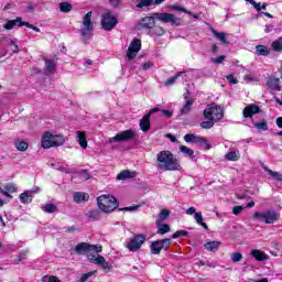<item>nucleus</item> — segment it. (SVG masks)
Listing matches in <instances>:
<instances>
[{
  "label": "nucleus",
  "mask_w": 282,
  "mask_h": 282,
  "mask_svg": "<svg viewBox=\"0 0 282 282\" xmlns=\"http://www.w3.org/2000/svg\"><path fill=\"white\" fill-rule=\"evenodd\" d=\"M170 10L175 12H184L185 14H193V12L186 10L185 8L175 4L170 6Z\"/></svg>",
  "instance_id": "obj_42"
},
{
  "label": "nucleus",
  "mask_w": 282,
  "mask_h": 282,
  "mask_svg": "<svg viewBox=\"0 0 282 282\" xmlns=\"http://www.w3.org/2000/svg\"><path fill=\"white\" fill-rule=\"evenodd\" d=\"M91 15H93V12L89 11L83 18L82 36L84 41H89V34L94 32V22H91Z\"/></svg>",
  "instance_id": "obj_5"
},
{
  "label": "nucleus",
  "mask_w": 282,
  "mask_h": 282,
  "mask_svg": "<svg viewBox=\"0 0 282 282\" xmlns=\"http://www.w3.org/2000/svg\"><path fill=\"white\" fill-rule=\"evenodd\" d=\"M204 118L207 120H213L214 122H219L224 118V109L219 106H213L207 108L203 112Z\"/></svg>",
  "instance_id": "obj_6"
},
{
  "label": "nucleus",
  "mask_w": 282,
  "mask_h": 282,
  "mask_svg": "<svg viewBox=\"0 0 282 282\" xmlns=\"http://www.w3.org/2000/svg\"><path fill=\"white\" fill-rule=\"evenodd\" d=\"M96 274V271H90L88 273H84L82 278L79 279V282H86L89 278L94 276Z\"/></svg>",
  "instance_id": "obj_47"
},
{
  "label": "nucleus",
  "mask_w": 282,
  "mask_h": 282,
  "mask_svg": "<svg viewBox=\"0 0 282 282\" xmlns=\"http://www.w3.org/2000/svg\"><path fill=\"white\" fill-rule=\"evenodd\" d=\"M184 140L185 142H189L192 144H199V147L205 145V149L207 150L210 149V143H208V139L206 138L188 133L184 135Z\"/></svg>",
  "instance_id": "obj_11"
},
{
  "label": "nucleus",
  "mask_w": 282,
  "mask_h": 282,
  "mask_svg": "<svg viewBox=\"0 0 282 282\" xmlns=\"http://www.w3.org/2000/svg\"><path fill=\"white\" fill-rule=\"evenodd\" d=\"M252 124L259 131H268V122L265 120H262L261 122H257L254 121V119H252Z\"/></svg>",
  "instance_id": "obj_31"
},
{
  "label": "nucleus",
  "mask_w": 282,
  "mask_h": 282,
  "mask_svg": "<svg viewBox=\"0 0 282 282\" xmlns=\"http://www.w3.org/2000/svg\"><path fill=\"white\" fill-rule=\"evenodd\" d=\"M155 19L161 23H171L176 28L182 26V19L175 17L173 13H154L153 17H145L140 20L139 28L143 30H151L155 28Z\"/></svg>",
  "instance_id": "obj_2"
},
{
  "label": "nucleus",
  "mask_w": 282,
  "mask_h": 282,
  "mask_svg": "<svg viewBox=\"0 0 282 282\" xmlns=\"http://www.w3.org/2000/svg\"><path fill=\"white\" fill-rule=\"evenodd\" d=\"M251 257H253L256 261H268V259H270V256L259 249L251 250Z\"/></svg>",
  "instance_id": "obj_19"
},
{
  "label": "nucleus",
  "mask_w": 282,
  "mask_h": 282,
  "mask_svg": "<svg viewBox=\"0 0 282 282\" xmlns=\"http://www.w3.org/2000/svg\"><path fill=\"white\" fill-rule=\"evenodd\" d=\"M180 151L184 153V155H188L192 160L195 158V151L186 145H180Z\"/></svg>",
  "instance_id": "obj_30"
},
{
  "label": "nucleus",
  "mask_w": 282,
  "mask_h": 282,
  "mask_svg": "<svg viewBox=\"0 0 282 282\" xmlns=\"http://www.w3.org/2000/svg\"><path fill=\"white\" fill-rule=\"evenodd\" d=\"M65 144V137L53 135V147H63Z\"/></svg>",
  "instance_id": "obj_38"
},
{
  "label": "nucleus",
  "mask_w": 282,
  "mask_h": 282,
  "mask_svg": "<svg viewBox=\"0 0 282 282\" xmlns=\"http://www.w3.org/2000/svg\"><path fill=\"white\" fill-rule=\"evenodd\" d=\"M43 282H61V280H58V278L54 276V275H45L42 278Z\"/></svg>",
  "instance_id": "obj_48"
},
{
  "label": "nucleus",
  "mask_w": 282,
  "mask_h": 282,
  "mask_svg": "<svg viewBox=\"0 0 282 282\" xmlns=\"http://www.w3.org/2000/svg\"><path fill=\"white\" fill-rule=\"evenodd\" d=\"M0 193L4 195V197H8L9 199H12V195L3 189H0Z\"/></svg>",
  "instance_id": "obj_63"
},
{
  "label": "nucleus",
  "mask_w": 282,
  "mask_h": 282,
  "mask_svg": "<svg viewBox=\"0 0 282 282\" xmlns=\"http://www.w3.org/2000/svg\"><path fill=\"white\" fill-rule=\"evenodd\" d=\"M251 6L257 10V12H261V3H257V1H251Z\"/></svg>",
  "instance_id": "obj_57"
},
{
  "label": "nucleus",
  "mask_w": 282,
  "mask_h": 282,
  "mask_svg": "<svg viewBox=\"0 0 282 282\" xmlns=\"http://www.w3.org/2000/svg\"><path fill=\"white\" fill-rule=\"evenodd\" d=\"M241 259H243V256L239 252L232 253L231 256V261H234V263H238Z\"/></svg>",
  "instance_id": "obj_49"
},
{
  "label": "nucleus",
  "mask_w": 282,
  "mask_h": 282,
  "mask_svg": "<svg viewBox=\"0 0 282 282\" xmlns=\"http://www.w3.org/2000/svg\"><path fill=\"white\" fill-rule=\"evenodd\" d=\"M156 167L159 171H182L180 160L169 150L161 151L156 154Z\"/></svg>",
  "instance_id": "obj_3"
},
{
  "label": "nucleus",
  "mask_w": 282,
  "mask_h": 282,
  "mask_svg": "<svg viewBox=\"0 0 282 282\" xmlns=\"http://www.w3.org/2000/svg\"><path fill=\"white\" fill-rule=\"evenodd\" d=\"M158 226V235H166V232H171V226L167 224H159Z\"/></svg>",
  "instance_id": "obj_33"
},
{
  "label": "nucleus",
  "mask_w": 282,
  "mask_h": 282,
  "mask_svg": "<svg viewBox=\"0 0 282 282\" xmlns=\"http://www.w3.org/2000/svg\"><path fill=\"white\" fill-rule=\"evenodd\" d=\"M14 147L18 149V151L24 152L26 149H29L30 144L25 141L18 140L14 142Z\"/></svg>",
  "instance_id": "obj_36"
},
{
  "label": "nucleus",
  "mask_w": 282,
  "mask_h": 282,
  "mask_svg": "<svg viewBox=\"0 0 282 282\" xmlns=\"http://www.w3.org/2000/svg\"><path fill=\"white\" fill-rule=\"evenodd\" d=\"M271 47L274 52H282V37L273 41Z\"/></svg>",
  "instance_id": "obj_39"
},
{
  "label": "nucleus",
  "mask_w": 282,
  "mask_h": 282,
  "mask_svg": "<svg viewBox=\"0 0 282 282\" xmlns=\"http://www.w3.org/2000/svg\"><path fill=\"white\" fill-rule=\"evenodd\" d=\"M21 28L24 25V22H22L21 18H17L15 20H9L4 25V30H13L14 26Z\"/></svg>",
  "instance_id": "obj_20"
},
{
  "label": "nucleus",
  "mask_w": 282,
  "mask_h": 282,
  "mask_svg": "<svg viewBox=\"0 0 282 282\" xmlns=\"http://www.w3.org/2000/svg\"><path fill=\"white\" fill-rule=\"evenodd\" d=\"M256 54L257 56H270V47L265 45H257Z\"/></svg>",
  "instance_id": "obj_23"
},
{
  "label": "nucleus",
  "mask_w": 282,
  "mask_h": 282,
  "mask_svg": "<svg viewBox=\"0 0 282 282\" xmlns=\"http://www.w3.org/2000/svg\"><path fill=\"white\" fill-rule=\"evenodd\" d=\"M243 210V206H235L232 209L234 215H240V213Z\"/></svg>",
  "instance_id": "obj_54"
},
{
  "label": "nucleus",
  "mask_w": 282,
  "mask_h": 282,
  "mask_svg": "<svg viewBox=\"0 0 282 282\" xmlns=\"http://www.w3.org/2000/svg\"><path fill=\"white\" fill-rule=\"evenodd\" d=\"M224 61H226V56L220 55L217 58H212L213 63H216V65H219L220 63H224Z\"/></svg>",
  "instance_id": "obj_51"
},
{
  "label": "nucleus",
  "mask_w": 282,
  "mask_h": 282,
  "mask_svg": "<svg viewBox=\"0 0 282 282\" xmlns=\"http://www.w3.org/2000/svg\"><path fill=\"white\" fill-rule=\"evenodd\" d=\"M193 102H194L193 99H188L186 101V104L181 109V116H186V115L191 113V109L193 107Z\"/></svg>",
  "instance_id": "obj_29"
},
{
  "label": "nucleus",
  "mask_w": 282,
  "mask_h": 282,
  "mask_svg": "<svg viewBox=\"0 0 282 282\" xmlns=\"http://www.w3.org/2000/svg\"><path fill=\"white\" fill-rule=\"evenodd\" d=\"M165 138H169V140H171V142H177V138H175V135H173V134H166Z\"/></svg>",
  "instance_id": "obj_62"
},
{
  "label": "nucleus",
  "mask_w": 282,
  "mask_h": 282,
  "mask_svg": "<svg viewBox=\"0 0 282 282\" xmlns=\"http://www.w3.org/2000/svg\"><path fill=\"white\" fill-rule=\"evenodd\" d=\"M142 47V42L138 39L133 40L129 47H128V52H127V56L129 58V61H133V58H135V56H138V52H140Z\"/></svg>",
  "instance_id": "obj_13"
},
{
  "label": "nucleus",
  "mask_w": 282,
  "mask_h": 282,
  "mask_svg": "<svg viewBox=\"0 0 282 282\" xmlns=\"http://www.w3.org/2000/svg\"><path fill=\"white\" fill-rule=\"evenodd\" d=\"M226 160L229 162H237L239 160V151H230L226 154Z\"/></svg>",
  "instance_id": "obj_37"
},
{
  "label": "nucleus",
  "mask_w": 282,
  "mask_h": 282,
  "mask_svg": "<svg viewBox=\"0 0 282 282\" xmlns=\"http://www.w3.org/2000/svg\"><path fill=\"white\" fill-rule=\"evenodd\" d=\"M197 209H195V207H189L187 210H186V215H195V213Z\"/></svg>",
  "instance_id": "obj_60"
},
{
  "label": "nucleus",
  "mask_w": 282,
  "mask_h": 282,
  "mask_svg": "<svg viewBox=\"0 0 282 282\" xmlns=\"http://www.w3.org/2000/svg\"><path fill=\"white\" fill-rule=\"evenodd\" d=\"M89 199V194L83 193V192H76L74 194V202L76 204H80V202H87Z\"/></svg>",
  "instance_id": "obj_25"
},
{
  "label": "nucleus",
  "mask_w": 282,
  "mask_h": 282,
  "mask_svg": "<svg viewBox=\"0 0 282 282\" xmlns=\"http://www.w3.org/2000/svg\"><path fill=\"white\" fill-rule=\"evenodd\" d=\"M140 129L143 131V133H147L149 129H151V113H147L143 116V118L140 120Z\"/></svg>",
  "instance_id": "obj_18"
},
{
  "label": "nucleus",
  "mask_w": 282,
  "mask_h": 282,
  "mask_svg": "<svg viewBox=\"0 0 282 282\" xmlns=\"http://www.w3.org/2000/svg\"><path fill=\"white\" fill-rule=\"evenodd\" d=\"M147 241V236L144 235H135L130 241L127 243L126 248L130 252H138L142 248V245Z\"/></svg>",
  "instance_id": "obj_8"
},
{
  "label": "nucleus",
  "mask_w": 282,
  "mask_h": 282,
  "mask_svg": "<svg viewBox=\"0 0 282 282\" xmlns=\"http://www.w3.org/2000/svg\"><path fill=\"white\" fill-rule=\"evenodd\" d=\"M33 197L32 192L26 191L20 195V202L21 204H32Z\"/></svg>",
  "instance_id": "obj_24"
},
{
  "label": "nucleus",
  "mask_w": 282,
  "mask_h": 282,
  "mask_svg": "<svg viewBox=\"0 0 282 282\" xmlns=\"http://www.w3.org/2000/svg\"><path fill=\"white\" fill-rule=\"evenodd\" d=\"M46 72L52 73L53 69H56V61L44 58Z\"/></svg>",
  "instance_id": "obj_34"
},
{
  "label": "nucleus",
  "mask_w": 282,
  "mask_h": 282,
  "mask_svg": "<svg viewBox=\"0 0 282 282\" xmlns=\"http://www.w3.org/2000/svg\"><path fill=\"white\" fill-rule=\"evenodd\" d=\"M154 32L158 36H162V34H164V30L162 28L154 29Z\"/></svg>",
  "instance_id": "obj_59"
},
{
  "label": "nucleus",
  "mask_w": 282,
  "mask_h": 282,
  "mask_svg": "<svg viewBox=\"0 0 282 282\" xmlns=\"http://www.w3.org/2000/svg\"><path fill=\"white\" fill-rule=\"evenodd\" d=\"M137 175V172L124 170L118 174L117 180H133V177H135Z\"/></svg>",
  "instance_id": "obj_22"
},
{
  "label": "nucleus",
  "mask_w": 282,
  "mask_h": 282,
  "mask_svg": "<svg viewBox=\"0 0 282 282\" xmlns=\"http://www.w3.org/2000/svg\"><path fill=\"white\" fill-rule=\"evenodd\" d=\"M227 80H228V83H230L231 85H237V83H238L237 78H235V75H228V76H227Z\"/></svg>",
  "instance_id": "obj_52"
},
{
  "label": "nucleus",
  "mask_w": 282,
  "mask_h": 282,
  "mask_svg": "<svg viewBox=\"0 0 282 282\" xmlns=\"http://www.w3.org/2000/svg\"><path fill=\"white\" fill-rule=\"evenodd\" d=\"M254 219H260L264 221V224H274V221H279L280 215L274 210H265L263 213L256 212L253 214Z\"/></svg>",
  "instance_id": "obj_7"
},
{
  "label": "nucleus",
  "mask_w": 282,
  "mask_h": 282,
  "mask_svg": "<svg viewBox=\"0 0 282 282\" xmlns=\"http://www.w3.org/2000/svg\"><path fill=\"white\" fill-rule=\"evenodd\" d=\"M265 34H270V32H274V25L267 24L264 29Z\"/></svg>",
  "instance_id": "obj_56"
},
{
  "label": "nucleus",
  "mask_w": 282,
  "mask_h": 282,
  "mask_svg": "<svg viewBox=\"0 0 282 282\" xmlns=\"http://www.w3.org/2000/svg\"><path fill=\"white\" fill-rule=\"evenodd\" d=\"M178 76H182V73H177L175 76L169 78V79L164 83L165 87H171V85H175V80H177V77H178Z\"/></svg>",
  "instance_id": "obj_45"
},
{
  "label": "nucleus",
  "mask_w": 282,
  "mask_h": 282,
  "mask_svg": "<svg viewBox=\"0 0 282 282\" xmlns=\"http://www.w3.org/2000/svg\"><path fill=\"white\" fill-rule=\"evenodd\" d=\"M194 219L196 220V223L199 226H203L205 228V230H208V225H206V223H204V216H202V213H195Z\"/></svg>",
  "instance_id": "obj_35"
},
{
  "label": "nucleus",
  "mask_w": 282,
  "mask_h": 282,
  "mask_svg": "<svg viewBox=\"0 0 282 282\" xmlns=\"http://www.w3.org/2000/svg\"><path fill=\"white\" fill-rule=\"evenodd\" d=\"M97 204L102 213H113L118 208V200L112 195H101L97 198Z\"/></svg>",
  "instance_id": "obj_4"
},
{
  "label": "nucleus",
  "mask_w": 282,
  "mask_h": 282,
  "mask_svg": "<svg viewBox=\"0 0 282 282\" xmlns=\"http://www.w3.org/2000/svg\"><path fill=\"white\" fill-rule=\"evenodd\" d=\"M276 126L279 127V129H282V117H279L276 120Z\"/></svg>",
  "instance_id": "obj_64"
},
{
  "label": "nucleus",
  "mask_w": 282,
  "mask_h": 282,
  "mask_svg": "<svg viewBox=\"0 0 282 282\" xmlns=\"http://www.w3.org/2000/svg\"><path fill=\"white\" fill-rule=\"evenodd\" d=\"M188 231L186 230H177L175 234L172 235V239H178V237H187Z\"/></svg>",
  "instance_id": "obj_46"
},
{
  "label": "nucleus",
  "mask_w": 282,
  "mask_h": 282,
  "mask_svg": "<svg viewBox=\"0 0 282 282\" xmlns=\"http://www.w3.org/2000/svg\"><path fill=\"white\" fill-rule=\"evenodd\" d=\"M59 10H61V12H70L72 4L69 2H62V3H59Z\"/></svg>",
  "instance_id": "obj_44"
},
{
  "label": "nucleus",
  "mask_w": 282,
  "mask_h": 282,
  "mask_svg": "<svg viewBox=\"0 0 282 282\" xmlns=\"http://www.w3.org/2000/svg\"><path fill=\"white\" fill-rule=\"evenodd\" d=\"M42 210H44V213H57L58 212V207H56V205L54 204H44L42 205Z\"/></svg>",
  "instance_id": "obj_32"
},
{
  "label": "nucleus",
  "mask_w": 282,
  "mask_h": 282,
  "mask_svg": "<svg viewBox=\"0 0 282 282\" xmlns=\"http://www.w3.org/2000/svg\"><path fill=\"white\" fill-rule=\"evenodd\" d=\"M25 28H30L31 30H34V32H41V29L34 26L33 24H30V22H24Z\"/></svg>",
  "instance_id": "obj_55"
},
{
  "label": "nucleus",
  "mask_w": 282,
  "mask_h": 282,
  "mask_svg": "<svg viewBox=\"0 0 282 282\" xmlns=\"http://www.w3.org/2000/svg\"><path fill=\"white\" fill-rule=\"evenodd\" d=\"M79 177L80 180H89L91 175L89 174V172H87V170H83L79 172Z\"/></svg>",
  "instance_id": "obj_50"
},
{
  "label": "nucleus",
  "mask_w": 282,
  "mask_h": 282,
  "mask_svg": "<svg viewBox=\"0 0 282 282\" xmlns=\"http://www.w3.org/2000/svg\"><path fill=\"white\" fill-rule=\"evenodd\" d=\"M260 111H261V108H259V106L248 105L242 110V116L243 118H250L252 120L253 116H256V113H259Z\"/></svg>",
  "instance_id": "obj_15"
},
{
  "label": "nucleus",
  "mask_w": 282,
  "mask_h": 282,
  "mask_svg": "<svg viewBox=\"0 0 282 282\" xmlns=\"http://www.w3.org/2000/svg\"><path fill=\"white\" fill-rule=\"evenodd\" d=\"M213 34L218 41H221V43L228 44V39H226V33H219L217 31H213Z\"/></svg>",
  "instance_id": "obj_41"
},
{
  "label": "nucleus",
  "mask_w": 282,
  "mask_h": 282,
  "mask_svg": "<svg viewBox=\"0 0 282 282\" xmlns=\"http://www.w3.org/2000/svg\"><path fill=\"white\" fill-rule=\"evenodd\" d=\"M88 217L93 221H98V219H100V210L95 209V210L89 212L88 213Z\"/></svg>",
  "instance_id": "obj_40"
},
{
  "label": "nucleus",
  "mask_w": 282,
  "mask_h": 282,
  "mask_svg": "<svg viewBox=\"0 0 282 282\" xmlns=\"http://www.w3.org/2000/svg\"><path fill=\"white\" fill-rule=\"evenodd\" d=\"M267 91H270V94L281 91V78L274 76L267 78Z\"/></svg>",
  "instance_id": "obj_14"
},
{
  "label": "nucleus",
  "mask_w": 282,
  "mask_h": 282,
  "mask_svg": "<svg viewBox=\"0 0 282 282\" xmlns=\"http://www.w3.org/2000/svg\"><path fill=\"white\" fill-rule=\"evenodd\" d=\"M160 3H164V0H137V8H150V6H160Z\"/></svg>",
  "instance_id": "obj_17"
},
{
  "label": "nucleus",
  "mask_w": 282,
  "mask_h": 282,
  "mask_svg": "<svg viewBox=\"0 0 282 282\" xmlns=\"http://www.w3.org/2000/svg\"><path fill=\"white\" fill-rule=\"evenodd\" d=\"M118 25V19L111 14V12L104 13L101 18V28L107 32H111V29Z\"/></svg>",
  "instance_id": "obj_9"
},
{
  "label": "nucleus",
  "mask_w": 282,
  "mask_h": 282,
  "mask_svg": "<svg viewBox=\"0 0 282 282\" xmlns=\"http://www.w3.org/2000/svg\"><path fill=\"white\" fill-rule=\"evenodd\" d=\"M162 113L165 118H171V116H173V112H171V110H162Z\"/></svg>",
  "instance_id": "obj_61"
},
{
  "label": "nucleus",
  "mask_w": 282,
  "mask_h": 282,
  "mask_svg": "<svg viewBox=\"0 0 282 282\" xmlns=\"http://www.w3.org/2000/svg\"><path fill=\"white\" fill-rule=\"evenodd\" d=\"M77 138L82 149H85L87 147V134L83 131H77Z\"/></svg>",
  "instance_id": "obj_26"
},
{
  "label": "nucleus",
  "mask_w": 282,
  "mask_h": 282,
  "mask_svg": "<svg viewBox=\"0 0 282 282\" xmlns=\"http://www.w3.org/2000/svg\"><path fill=\"white\" fill-rule=\"evenodd\" d=\"M54 134L51 132H44L42 137V148L43 149H52L54 147Z\"/></svg>",
  "instance_id": "obj_16"
},
{
  "label": "nucleus",
  "mask_w": 282,
  "mask_h": 282,
  "mask_svg": "<svg viewBox=\"0 0 282 282\" xmlns=\"http://www.w3.org/2000/svg\"><path fill=\"white\" fill-rule=\"evenodd\" d=\"M6 191H8L9 193H15L17 186H14L12 184H8V185H6Z\"/></svg>",
  "instance_id": "obj_53"
},
{
  "label": "nucleus",
  "mask_w": 282,
  "mask_h": 282,
  "mask_svg": "<svg viewBox=\"0 0 282 282\" xmlns=\"http://www.w3.org/2000/svg\"><path fill=\"white\" fill-rule=\"evenodd\" d=\"M75 252L77 254H86L90 263H95L96 265H99V268H101L104 272H109L111 268L109 267V262L105 260V257L100 256V252H102V246L80 242L77 246H75Z\"/></svg>",
  "instance_id": "obj_1"
},
{
  "label": "nucleus",
  "mask_w": 282,
  "mask_h": 282,
  "mask_svg": "<svg viewBox=\"0 0 282 282\" xmlns=\"http://www.w3.org/2000/svg\"><path fill=\"white\" fill-rule=\"evenodd\" d=\"M169 215H171V212H169L167 209H162L159 214L158 219L155 220V224L156 225L162 224V221H164L169 218Z\"/></svg>",
  "instance_id": "obj_28"
},
{
  "label": "nucleus",
  "mask_w": 282,
  "mask_h": 282,
  "mask_svg": "<svg viewBox=\"0 0 282 282\" xmlns=\"http://www.w3.org/2000/svg\"><path fill=\"white\" fill-rule=\"evenodd\" d=\"M220 246H221V241H208L204 245V248L208 252H217Z\"/></svg>",
  "instance_id": "obj_21"
},
{
  "label": "nucleus",
  "mask_w": 282,
  "mask_h": 282,
  "mask_svg": "<svg viewBox=\"0 0 282 282\" xmlns=\"http://www.w3.org/2000/svg\"><path fill=\"white\" fill-rule=\"evenodd\" d=\"M135 138V131L133 130H124L110 139V142H127L129 140H133Z\"/></svg>",
  "instance_id": "obj_12"
},
{
  "label": "nucleus",
  "mask_w": 282,
  "mask_h": 282,
  "mask_svg": "<svg viewBox=\"0 0 282 282\" xmlns=\"http://www.w3.org/2000/svg\"><path fill=\"white\" fill-rule=\"evenodd\" d=\"M215 122L213 119H208V121L200 122L202 129H213L215 127Z\"/></svg>",
  "instance_id": "obj_43"
},
{
  "label": "nucleus",
  "mask_w": 282,
  "mask_h": 282,
  "mask_svg": "<svg viewBox=\"0 0 282 282\" xmlns=\"http://www.w3.org/2000/svg\"><path fill=\"white\" fill-rule=\"evenodd\" d=\"M169 248H171V239L156 240L150 246L152 254H160L162 250H167Z\"/></svg>",
  "instance_id": "obj_10"
},
{
  "label": "nucleus",
  "mask_w": 282,
  "mask_h": 282,
  "mask_svg": "<svg viewBox=\"0 0 282 282\" xmlns=\"http://www.w3.org/2000/svg\"><path fill=\"white\" fill-rule=\"evenodd\" d=\"M139 208H140V206L135 205V206L124 207L123 210L133 212V210H138Z\"/></svg>",
  "instance_id": "obj_58"
},
{
  "label": "nucleus",
  "mask_w": 282,
  "mask_h": 282,
  "mask_svg": "<svg viewBox=\"0 0 282 282\" xmlns=\"http://www.w3.org/2000/svg\"><path fill=\"white\" fill-rule=\"evenodd\" d=\"M263 170L268 173V175L273 177V180H276L278 182H282V173L274 172L270 170L268 166H263Z\"/></svg>",
  "instance_id": "obj_27"
}]
</instances>
